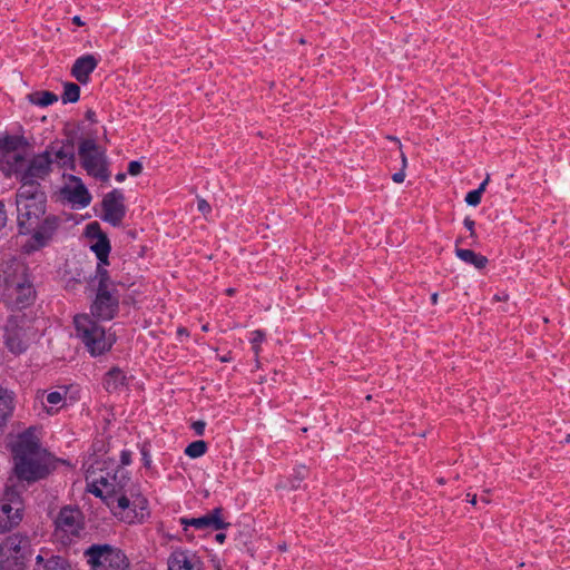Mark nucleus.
<instances>
[{
  "label": "nucleus",
  "instance_id": "f257e3e1",
  "mask_svg": "<svg viewBox=\"0 0 570 570\" xmlns=\"http://www.w3.org/2000/svg\"><path fill=\"white\" fill-rule=\"evenodd\" d=\"M12 456L17 478L28 483L47 478L53 470L47 451L31 429L19 434L12 445Z\"/></svg>",
  "mask_w": 570,
  "mask_h": 570
},
{
  "label": "nucleus",
  "instance_id": "f03ea898",
  "mask_svg": "<svg viewBox=\"0 0 570 570\" xmlns=\"http://www.w3.org/2000/svg\"><path fill=\"white\" fill-rule=\"evenodd\" d=\"M47 197L41 185L22 184L16 195L20 234H29L46 213Z\"/></svg>",
  "mask_w": 570,
  "mask_h": 570
},
{
  "label": "nucleus",
  "instance_id": "7ed1b4c3",
  "mask_svg": "<svg viewBox=\"0 0 570 570\" xmlns=\"http://www.w3.org/2000/svg\"><path fill=\"white\" fill-rule=\"evenodd\" d=\"M76 336L94 357L108 352L116 343V335L107 331L90 315L80 314L73 318Z\"/></svg>",
  "mask_w": 570,
  "mask_h": 570
},
{
  "label": "nucleus",
  "instance_id": "20e7f679",
  "mask_svg": "<svg viewBox=\"0 0 570 570\" xmlns=\"http://www.w3.org/2000/svg\"><path fill=\"white\" fill-rule=\"evenodd\" d=\"M52 158L49 150L35 156L26 166L23 155H13L12 160L8 158L10 170L22 184L40 185L39 180L45 179L51 171Z\"/></svg>",
  "mask_w": 570,
  "mask_h": 570
},
{
  "label": "nucleus",
  "instance_id": "39448f33",
  "mask_svg": "<svg viewBox=\"0 0 570 570\" xmlns=\"http://www.w3.org/2000/svg\"><path fill=\"white\" fill-rule=\"evenodd\" d=\"M78 156L81 167L89 176L101 181L109 180L110 171L108 170L106 150L94 138H83L79 141Z\"/></svg>",
  "mask_w": 570,
  "mask_h": 570
},
{
  "label": "nucleus",
  "instance_id": "423d86ee",
  "mask_svg": "<svg viewBox=\"0 0 570 570\" xmlns=\"http://www.w3.org/2000/svg\"><path fill=\"white\" fill-rule=\"evenodd\" d=\"M83 556L91 570H127L129 567L126 554L110 544H91Z\"/></svg>",
  "mask_w": 570,
  "mask_h": 570
},
{
  "label": "nucleus",
  "instance_id": "0eeeda50",
  "mask_svg": "<svg viewBox=\"0 0 570 570\" xmlns=\"http://www.w3.org/2000/svg\"><path fill=\"white\" fill-rule=\"evenodd\" d=\"M82 530V512L78 508L63 507L55 521L56 540L63 546H69L80 538Z\"/></svg>",
  "mask_w": 570,
  "mask_h": 570
},
{
  "label": "nucleus",
  "instance_id": "6e6552de",
  "mask_svg": "<svg viewBox=\"0 0 570 570\" xmlns=\"http://www.w3.org/2000/svg\"><path fill=\"white\" fill-rule=\"evenodd\" d=\"M30 539L26 534L13 533L0 542V570H12L22 566L29 556Z\"/></svg>",
  "mask_w": 570,
  "mask_h": 570
},
{
  "label": "nucleus",
  "instance_id": "1a4fd4ad",
  "mask_svg": "<svg viewBox=\"0 0 570 570\" xmlns=\"http://www.w3.org/2000/svg\"><path fill=\"white\" fill-rule=\"evenodd\" d=\"M35 336L33 328L23 316H11L4 327V343L13 354L23 353Z\"/></svg>",
  "mask_w": 570,
  "mask_h": 570
},
{
  "label": "nucleus",
  "instance_id": "9d476101",
  "mask_svg": "<svg viewBox=\"0 0 570 570\" xmlns=\"http://www.w3.org/2000/svg\"><path fill=\"white\" fill-rule=\"evenodd\" d=\"M223 511L224 509L222 507H217L198 518H180L179 522L183 525L185 537L188 540L194 538L193 533H189V527L199 531H217L229 527L230 523L226 522L222 517Z\"/></svg>",
  "mask_w": 570,
  "mask_h": 570
},
{
  "label": "nucleus",
  "instance_id": "9b49d317",
  "mask_svg": "<svg viewBox=\"0 0 570 570\" xmlns=\"http://www.w3.org/2000/svg\"><path fill=\"white\" fill-rule=\"evenodd\" d=\"M119 298L116 287L97 288L96 297L90 307L92 316L101 321L115 318L119 311Z\"/></svg>",
  "mask_w": 570,
  "mask_h": 570
},
{
  "label": "nucleus",
  "instance_id": "f8f14e48",
  "mask_svg": "<svg viewBox=\"0 0 570 570\" xmlns=\"http://www.w3.org/2000/svg\"><path fill=\"white\" fill-rule=\"evenodd\" d=\"M3 284L8 292H12L20 286L33 285V277L29 267L17 258L7 261L2 268Z\"/></svg>",
  "mask_w": 570,
  "mask_h": 570
},
{
  "label": "nucleus",
  "instance_id": "ddd939ff",
  "mask_svg": "<svg viewBox=\"0 0 570 570\" xmlns=\"http://www.w3.org/2000/svg\"><path fill=\"white\" fill-rule=\"evenodd\" d=\"M101 219L117 227L126 216L125 196L121 190L114 189L106 194L101 202Z\"/></svg>",
  "mask_w": 570,
  "mask_h": 570
},
{
  "label": "nucleus",
  "instance_id": "4468645a",
  "mask_svg": "<svg viewBox=\"0 0 570 570\" xmlns=\"http://www.w3.org/2000/svg\"><path fill=\"white\" fill-rule=\"evenodd\" d=\"M60 225V220L55 215H48L42 220L38 219V225L31 230V238L26 247L28 252L38 250L49 244Z\"/></svg>",
  "mask_w": 570,
  "mask_h": 570
},
{
  "label": "nucleus",
  "instance_id": "2eb2a0df",
  "mask_svg": "<svg viewBox=\"0 0 570 570\" xmlns=\"http://www.w3.org/2000/svg\"><path fill=\"white\" fill-rule=\"evenodd\" d=\"M22 519V503L14 492H7L0 502V533L10 531Z\"/></svg>",
  "mask_w": 570,
  "mask_h": 570
},
{
  "label": "nucleus",
  "instance_id": "dca6fc26",
  "mask_svg": "<svg viewBox=\"0 0 570 570\" xmlns=\"http://www.w3.org/2000/svg\"><path fill=\"white\" fill-rule=\"evenodd\" d=\"M168 570H203V563L194 553L175 550L168 559Z\"/></svg>",
  "mask_w": 570,
  "mask_h": 570
},
{
  "label": "nucleus",
  "instance_id": "f3484780",
  "mask_svg": "<svg viewBox=\"0 0 570 570\" xmlns=\"http://www.w3.org/2000/svg\"><path fill=\"white\" fill-rule=\"evenodd\" d=\"M128 482V473L122 466H118L112 475L108 473L107 476H100L96 481V483H100L104 487L105 492L110 497L120 492Z\"/></svg>",
  "mask_w": 570,
  "mask_h": 570
},
{
  "label": "nucleus",
  "instance_id": "a211bd4d",
  "mask_svg": "<svg viewBox=\"0 0 570 570\" xmlns=\"http://www.w3.org/2000/svg\"><path fill=\"white\" fill-rule=\"evenodd\" d=\"M71 563L62 556L43 551L36 557L33 570H70Z\"/></svg>",
  "mask_w": 570,
  "mask_h": 570
},
{
  "label": "nucleus",
  "instance_id": "6ab92c4d",
  "mask_svg": "<svg viewBox=\"0 0 570 570\" xmlns=\"http://www.w3.org/2000/svg\"><path fill=\"white\" fill-rule=\"evenodd\" d=\"M98 59L92 55H85L79 57L72 68L71 75L80 82L86 85L89 81L90 73L98 66Z\"/></svg>",
  "mask_w": 570,
  "mask_h": 570
},
{
  "label": "nucleus",
  "instance_id": "aec40b11",
  "mask_svg": "<svg viewBox=\"0 0 570 570\" xmlns=\"http://www.w3.org/2000/svg\"><path fill=\"white\" fill-rule=\"evenodd\" d=\"M51 155H55L56 160L61 167L73 169L75 167V146L72 139H66L61 141L60 147H56L51 144L48 149Z\"/></svg>",
  "mask_w": 570,
  "mask_h": 570
},
{
  "label": "nucleus",
  "instance_id": "412c9836",
  "mask_svg": "<svg viewBox=\"0 0 570 570\" xmlns=\"http://www.w3.org/2000/svg\"><path fill=\"white\" fill-rule=\"evenodd\" d=\"M27 145L28 142L23 136L6 135L0 138V154L8 164V158L12 160L13 155H21L19 150L24 148Z\"/></svg>",
  "mask_w": 570,
  "mask_h": 570
},
{
  "label": "nucleus",
  "instance_id": "4be33fe9",
  "mask_svg": "<svg viewBox=\"0 0 570 570\" xmlns=\"http://www.w3.org/2000/svg\"><path fill=\"white\" fill-rule=\"evenodd\" d=\"M9 295L12 298L13 306L21 311L35 303L37 293L35 285H28L22 287L20 286V288L9 292Z\"/></svg>",
  "mask_w": 570,
  "mask_h": 570
},
{
  "label": "nucleus",
  "instance_id": "5701e85b",
  "mask_svg": "<svg viewBox=\"0 0 570 570\" xmlns=\"http://www.w3.org/2000/svg\"><path fill=\"white\" fill-rule=\"evenodd\" d=\"M71 180L76 183V186L65 189V193L68 194V200L81 207L88 206L91 202V196L86 186L81 183L80 178L76 176H71Z\"/></svg>",
  "mask_w": 570,
  "mask_h": 570
},
{
  "label": "nucleus",
  "instance_id": "b1692460",
  "mask_svg": "<svg viewBox=\"0 0 570 570\" xmlns=\"http://www.w3.org/2000/svg\"><path fill=\"white\" fill-rule=\"evenodd\" d=\"M14 409L13 394L7 389L0 387V426L4 425L12 415Z\"/></svg>",
  "mask_w": 570,
  "mask_h": 570
},
{
  "label": "nucleus",
  "instance_id": "393cba45",
  "mask_svg": "<svg viewBox=\"0 0 570 570\" xmlns=\"http://www.w3.org/2000/svg\"><path fill=\"white\" fill-rule=\"evenodd\" d=\"M456 256L466 264L473 265L478 269H482L488 264V258L472 249L455 248Z\"/></svg>",
  "mask_w": 570,
  "mask_h": 570
},
{
  "label": "nucleus",
  "instance_id": "a878e982",
  "mask_svg": "<svg viewBox=\"0 0 570 570\" xmlns=\"http://www.w3.org/2000/svg\"><path fill=\"white\" fill-rule=\"evenodd\" d=\"M126 376L118 367H112L108 371L104 379V387L108 392L116 391L119 386L124 385Z\"/></svg>",
  "mask_w": 570,
  "mask_h": 570
},
{
  "label": "nucleus",
  "instance_id": "bb28decb",
  "mask_svg": "<svg viewBox=\"0 0 570 570\" xmlns=\"http://www.w3.org/2000/svg\"><path fill=\"white\" fill-rule=\"evenodd\" d=\"M91 249L95 252L98 261L105 265H108V256L110 253V243L107 235H100L97 238V242L91 246Z\"/></svg>",
  "mask_w": 570,
  "mask_h": 570
},
{
  "label": "nucleus",
  "instance_id": "cd10ccee",
  "mask_svg": "<svg viewBox=\"0 0 570 570\" xmlns=\"http://www.w3.org/2000/svg\"><path fill=\"white\" fill-rule=\"evenodd\" d=\"M28 100L36 106L47 107L58 101V96L51 91H36L28 95Z\"/></svg>",
  "mask_w": 570,
  "mask_h": 570
},
{
  "label": "nucleus",
  "instance_id": "c85d7f7f",
  "mask_svg": "<svg viewBox=\"0 0 570 570\" xmlns=\"http://www.w3.org/2000/svg\"><path fill=\"white\" fill-rule=\"evenodd\" d=\"M80 97V87L73 82H66L63 85V94L61 96L63 104H73L79 100Z\"/></svg>",
  "mask_w": 570,
  "mask_h": 570
},
{
  "label": "nucleus",
  "instance_id": "c756f323",
  "mask_svg": "<svg viewBox=\"0 0 570 570\" xmlns=\"http://www.w3.org/2000/svg\"><path fill=\"white\" fill-rule=\"evenodd\" d=\"M207 451V443L203 440L189 443L185 449V454L191 459L204 455Z\"/></svg>",
  "mask_w": 570,
  "mask_h": 570
},
{
  "label": "nucleus",
  "instance_id": "7c9ffc66",
  "mask_svg": "<svg viewBox=\"0 0 570 570\" xmlns=\"http://www.w3.org/2000/svg\"><path fill=\"white\" fill-rule=\"evenodd\" d=\"M65 395H66V392L61 393L59 391H53V392H50L47 394L46 402L51 405L50 409H47V413L49 415H53L58 412L59 407L53 409V406L60 405V404L62 405Z\"/></svg>",
  "mask_w": 570,
  "mask_h": 570
},
{
  "label": "nucleus",
  "instance_id": "2f4dec72",
  "mask_svg": "<svg viewBox=\"0 0 570 570\" xmlns=\"http://www.w3.org/2000/svg\"><path fill=\"white\" fill-rule=\"evenodd\" d=\"M102 263H98L97 266V277H98V286L97 288H114L116 287L115 283L110 279L108 271L102 266Z\"/></svg>",
  "mask_w": 570,
  "mask_h": 570
},
{
  "label": "nucleus",
  "instance_id": "473e14b6",
  "mask_svg": "<svg viewBox=\"0 0 570 570\" xmlns=\"http://www.w3.org/2000/svg\"><path fill=\"white\" fill-rule=\"evenodd\" d=\"M308 474V470L305 466H298L294 470L293 478L291 479V488L298 489L301 487V482L306 479Z\"/></svg>",
  "mask_w": 570,
  "mask_h": 570
},
{
  "label": "nucleus",
  "instance_id": "72a5a7b5",
  "mask_svg": "<svg viewBox=\"0 0 570 570\" xmlns=\"http://www.w3.org/2000/svg\"><path fill=\"white\" fill-rule=\"evenodd\" d=\"M116 504L112 505L115 514L122 513L131 507L130 500L126 495H119L116 498Z\"/></svg>",
  "mask_w": 570,
  "mask_h": 570
},
{
  "label": "nucleus",
  "instance_id": "f704fd0d",
  "mask_svg": "<svg viewBox=\"0 0 570 570\" xmlns=\"http://www.w3.org/2000/svg\"><path fill=\"white\" fill-rule=\"evenodd\" d=\"M250 342L253 344V348L255 351V354H258L259 344L265 340V333L257 330L252 333Z\"/></svg>",
  "mask_w": 570,
  "mask_h": 570
},
{
  "label": "nucleus",
  "instance_id": "c9c22d12",
  "mask_svg": "<svg viewBox=\"0 0 570 570\" xmlns=\"http://www.w3.org/2000/svg\"><path fill=\"white\" fill-rule=\"evenodd\" d=\"M481 195L480 191H476L475 189L472 191H469L465 196V202L470 206H478L481 202Z\"/></svg>",
  "mask_w": 570,
  "mask_h": 570
},
{
  "label": "nucleus",
  "instance_id": "e433bc0d",
  "mask_svg": "<svg viewBox=\"0 0 570 570\" xmlns=\"http://www.w3.org/2000/svg\"><path fill=\"white\" fill-rule=\"evenodd\" d=\"M87 234L92 237L99 238L100 235H106L101 228L100 225L97 222L90 223L87 225Z\"/></svg>",
  "mask_w": 570,
  "mask_h": 570
},
{
  "label": "nucleus",
  "instance_id": "4c0bfd02",
  "mask_svg": "<svg viewBox=\"0 0 570 570\" xmlns=\"http://www.w3.org/2000/svg\"><path fill=\"white\" fill-rule=\"evenodd\" d=\"M142 171V165L140 161L132 160L128 165V174L131 176H138Z\"/></svg>",
  "mask_w": 570,
  "mask_h": 570
},
{
  "label": "nucleus",
  "instance_id": "58836bf2",
  "mask_svg": "<svg viewBox=\"0 0 570 570\" xmlns=\"http://www.w3.org/2000/svg\"><path fill=\"white\" fill-rule=\"evenodd\" d=\"M206 423L204 421H195L191 425L197 435H203L205 432Z\"/></svg>",
  "mask_w": 570,
  "mask_h": 570
},
{
  "label": "nucleus",
  "instance_id": "ea45409f",
  "mask_svg": "<svg viewBox=\"0 0 570 570\" xmlns=\"http://www.w3.org/2000/svg\"><path fill=\"white\" fill-rule=\"evenodd\" d=\"M120 462H121L122 468L125 465L130 464V462H131V452L128 451V450L121 451V453H120Z\"/></svg>",
  "mask_w": 570,
  "mask_h": 570
},
{
  "label": "nucleus",
  "instance_id": "a19ab883",
  "mask_svg": "<svg viewBox=\"0 0 570 570\" xmlns=\"http://www.w3.org/2000/svg\"><path fill=\"white\" fill-rule=\"evenodd\" d=\"M463 224L470 230L471 237H474L475 236V233H474V225H475V223H474V220L471 219L470 217H465Z\"/></svg>",
  "mask_w": 570,
  "mask_h": 570
},
{
  "label": "nucleus",
  "instance_id": "79ce46f5",
  "mask_svg": "<svg viewBox=\"0 0 570 570\" xmlns=\"http://www.w3.org/2000/svg\"><path fill=\"white\" fill-rule=\"evenodd\" d=\"M141 455H142L144 465L149 469L151 465V459H150L148 450L145 446L141 449Z\"/></svg>",
  "mask_w": 570,
  "mask_h": 570
},
{
  "label": "nucleus",
  "instance_id": "37998d69",
  "mask_svg": "<svg viewBox=\"0 0 570 570\" xmlns=\"http://www.w3.org/2000/svg\"><path fill=\"white\" fill-rule=\"evenodd\" d=\"M7 224V213L3 203L0 202V229Z\"/></svg>",
  "mask_w": 570,
  "mask_h": 570
},
{
  "label": "nucleus",
  "instance_id": "c03bdc74",
  "mask_svg": "<svg viewBox=\"0 0 570 570\" xmlns=\"http://www.w3.org/2000/svg\"><path fill=\"white\" fill-rule=\"evenodd\" d=\"M392 179H393L394 183H397V184L403 183L404 179H405V171L403 169H400L397 173H395L392 176Z\"/></svg>",
  "mask_w": 570,
  "mask_h": 570
},
{
  "label": "nucleus",
  "instance_id": "a18cd8bd",
  "mask_svg": "<svg viewBox=\"0 0 570 570\" xmlns=\"http://www.w3.org/2000/svg\"><path fill=\"white\" fill-rule=\"evenodd\" d=\"M132 505H134L135 508H137V507H138L140 510H145V509L147 508V500H146V499H144V498H138L137 500H135V501L132 502Z\"/></svg>",
  "mask_w": 570,
  "mask_h": 570
},
{
  "label": "nucleus",
  "instance_id": "49530a36",
  "mask_svg": "<svg viewBox=\"0 0 570 570\" xmlns=\"http://www.w3.org/2000/svg\"><path fill=\"white\" fill-rule=\"evenodd\" d=\"M198 209L202 213H208L210 210V206L205 199H200L198 200Z\"/></svg>",
  "mask_w": 570,
  "mask_h": 570
},
{
  "label": "nucleus",
  "instance_id": "de8ad7c7",
  "mask_svg": "<svg viewBox=\"0 0 570 570\" xmlns=\"http://www.w3.org/2000/svg\"><path fill=\"white\" fill-rule=\"evenodd\" d=\"M86 119L90 122H97L96 112L92 109H88L85 115Z\"/></svg>",
  "mask_w": 570,
  "mask_h": 570
},
{
  "label": "nucleus",
  "instance_id": "09e8293b",
  "mask_svg": "<svg viewBox=\"0 0 570 570\" xmlns=\"http://www.w3.org/2000/svg\"><path fill=\"white\" fill-rule=\"evenodd\" d=\"M489 180H490V176L488 175L487 178L480 184L479 188L475 189L476 191H480L481 196L484 193L485 187H487Z\"/></svg>",
  "mask_w": 570,
  "mask_h": 570
},
{
  "label": "nucleus",
  "instance_id": "8fccbe9b",
  "mask_svg": "<svg viewBox=\"0 0 570 570\" xmlns=\"http://www.w3.org/2000/svg\"><path fill=\"white\" fill-rule=\"evenodd\" d=\"M90 492L98 498H102V495H104V490L98 488L96 484L92 485V489L90 490Z\"/></svg>",
  "mask_w": 570,
  "mask_h": 570
},
{
  "label": "nucleus",
  "instance_id": "3c124183",
  "mask_svg": "<svg viewBox=\"0 0 570 570\" xmlns=\"http://www.w3.org/2000/svg\"><path fill=\"white\" fill-rule=\"evenodd\" d=\"M400 151H401V159H402V168L401 169L405 170V168L407 166V159H406V156L404 155V153L402 151V149Z\"/></svg>",
  "mask_w": 570,
  "mask_h": 570
},
{
  "label": "nucleus",
  "instance_id": "603ef678",
  "mask_svg": "<svg viewBox=\"0 0 570 570\" xmlns=\"http://www.w3.org/2000/svg\"><path fill=\"white\" fill-rule=\"evenodd\" d=\"M466 498H468V501L471 503V504H476V495L475 494H470L468 493L466 494Z\"/></svg>",
  "mask_w": 570,
  "mask_h": 570
},
{
  "label": "nucleus",
  "instance_id": "864d4df0",
  "mask_svg": "<svg viewBox=\"0 0 570 570\" xmlns=\"http://www.w3.org/2000/svg\"><path fill=\"white\" fill-rule=\"evenodd\" d=\"M215 539H216L217 542L223 543L225 541V539H226V534L225 533H217Z\"/></svg>",
  "mask_w": 570,
  "mask_h": 570
},
{
  "label": "nucleus",
  "instance_id": "5fc2aeb1",
  "mask_svg": "<svg viewBox=\"0 0 570 570\" xmlns=\"http://www.w3.org/2000/svg\"><path fill=\"white\" fill-rule=\"evenodd\" d=\"M72 22H73L75 24H77V26H83L82 20H81V19H80V17H78V16H75V17L72 18Z\"/></svg>",
  "mask_w": 570,
  "mask_h": 570
},
{
  "label": "nucleus",
  "instance_id": "6e6d98bb",
  "mask_svg": "<svg viewBox=\"0 0 570 570\" xmlns=\"http://www.w3.org/2000/svg\"><path fill=\"white\" fill-rule=\"evenodd\" d=\"M387 138H389L391 141L396 142V144H397V146H399V149L401 150L402 145H401V141H400L396 137L389 136Z\"/></svg>",
  "mask_w": 570,
  "mask_h": 570
},
{
  "label": "nucleus",
  "instance_id": "4d7b16f0",
  "mask_svg": "<svg viewBox=\"0 0 570 570\" xmlns=\"http://www.w3.org/2000/svg\"><path fill=\"white\" fill-rule=\"evenodd\" d=\"M125 178H126V174L125 173H119V174L116 175V179L118 181H122V180H125Z\"/></svg>",
  "mask_w": 570,
  "mask_h": 570
},
{
  "label": "nucleus",
  "instance_id": "13d9d810",
  "mask_svg": "<svg viewBox=\"0 0 570 570\" xmlns=\"http://www.w3.org/2000/svg\"><path fill=\"white\" fill-rule=\"evenodd\" d=\"M431 301H432L433 304L438 303V293L432 294Z\"/></svg>",
  "mask_w": 570,
  "mask_h": 570
},
{
  "label": "nucleus",
  "instance_id": "bf43d9fd",
  "mask_svg": "<svg viewBox=\"0 0 570 570\" xmlns=\"http://www.w3.org/2000/svg\"><path fill=\"white\" fill-rule=\"evenodd\" d=\"M226 293H227V295L230 296V295H233L235 293V289L234 288H228V289H226Z\"/></svg>",
  "mask_w": 570,
  "mask_h": 570
},
{
  "label": "nucleus",
  "instance_id": "052dcab7",
  "mask_svg": "<svg viewBox=\"0 0 570 570\" xmlns=\"http://www.w3.org/2000/svg\"><path fill=\"white\" fill-rule=\"evenodd\" d=\"M481 501L484 503H489V500L485 497H481Z\"/></svg>",
  "mask_w": 570,
  "mask_h": 570
},
{
  "label": "nucleus",
  "instance_id": "680f3d73",
  "mask_svg": "<svg viewBox=\"0 0 570 570\" xmlns=\"http://www.w3.org/2000/svg\"><path fill=\"white\" fill-rule=\"evenodd\" d=\"M229 360H230V358H229V357H227V356H224V357L222 358V361H223V362H228Z\"/></svg>",
  "mask_w": 570,
  "mask_h": 570
},
{
  "label": "nucleus",
  "instance_id": "e2e57ef3",
  "mask_svg": "<svg viewBox=\"0 0 570 570\" xmlns=\"http://www.w3.org/2000/svg\"><path fill=\"white\" fill-rule=\"evenodd\" d=\"M185 332H186V331H185L184 328H179V330H178V333H179V334H184Z\"/></svg>",
  "mask_w": 570,
  "mask_h": 570
},
{
  "label": "nucleus",
  "instance_id": "0e129e2a",
  "mask_svg": "<svg viewBox=\"0 0 570 570\" xmlns=\"http://www.w3.org/2000/svg\"><path fill=\"white\" fill-rule=\"evenodd\" d=\"M127 521H128L129 523H131V522H134V518H129Z\"/></svg>",
  "mask_w": 570,
  "mask_h": 570
},
{
  "label": "nucleus",
  "instance_id": "69168bd1",
  "mask_svg": "<svg viewBox=\"0 0 570 570\" xmlns=\"http://www.w3.org/2000/svg\"><path fill=\"white\" fill-rule=\"evenodd\" d=\"M70 570H73V569H70Z\"/></svg>",
  "mask_w": 570,
  "mask_h": 570
}]
</instances>
